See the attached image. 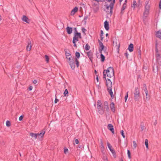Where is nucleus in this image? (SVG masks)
I'll return each instance as SVG.
<instances>
[{
	"label": "nucleus",
	"instance_id": "nucleus-14",
	"mask_svg": "<svg viewBox=\"0 0 161 161\" xmlns=\"http://www.w3.org/2000/svg\"><path fill=\"white\" fill-rule=\"evenodd\" d=\"M27 43L28 45L26 46V49L27 51H29L31 50V42L30 40L28 41Z\"/></svg>",
	"mask_w": 161,
	"mask_h": 161
},
{
	"label": "nucleus",
	"instance_id": "nucleus-36",
	"mask_svg": "<svg viewBox=\"0 0 161 161\" xmlns=\"http://www.w3.org/2000/svg\"><path fill=\"white\" fill-rule=\"evenodd\" d=\"M75 56L77 57V58H79L80 57V54L79 53L76 52L75 53Z\"/></svg>",
	"mask_w": 161,
	"mask_h": 161
},
{
	"label": "nucleus",
	"instance_id": "nucleus-19",
	"mask_svg": "<svg viewBox=\"0 0 161 161\" xmlns=\"http://www.w3.org/2000/svg\"><path fill=\"white\" fill-rule=\"evenodd\" d=\"M87 55L90 59L92 61V58L93 54L91 51L87 52Z\"/></svg>",
	"mask_w": 161,
	"mask_h": 161
},
{
	"label": "nucleus",
	"instance_id": "nucleus-12",
	"mask_svg": "<svg viewBox=\"0 0 161 161\" xmlns=\"http://www.w3.org/2000/svg\"><path fill=\"white\" fill-rule=\"evenodd\" d=\"M126 0H125V3L123 4L122 5V8L121 9V11L120 13L121 14H122L124 13V10L125 9L126 7Z\"/></svg>",
	"mask_w": 161,
	"mask_h": 161
},
{
	"label": "nucleus",
	"instance_id": "nucleus-61",
	"mask_svg": "<svg viewBox=\"0 0 161 161\" xmlns=\"http://www.w3.org/2000/svg\"><path fill=\"white\" fill-rule=\"evenodd\" d=\"M138 53H139L140 55H141V51L140 50H139L138 52Z\"/></svg>",
	"mask_w": 161,
	"mask_h": 161
},
{
	"label": "nucleus",
	"instance_id": "nucleus-20",
	"mask_svg": "<svg viewBox=\"0 0 161 161\" xmlns=\"http://www.w3.org/2000/svg\"><path fill=\"white\" fill-rule=\"evenodd\" d=\"M128 49L130 52H132L134 49L133 44L132 43H130Z\"/></svg>",
	"mask_w": 161,
	"mask_h": 161
},
{
	"label": "nucleus",
	"instance_id": "nucleus-49",
	"mask_svg": "<svg viewBox=\"0 0 161 161\" xmlns=\"http://www.w3.org/2000/svg\"><path fill=\"white\" fill-rule=\"evenodd\" d=\"M81 30H82V32L83 33H85V32L86 31V30L85 28H82Z\"/></svg>",
	"mask_w": 161,
	"mask_h": 161
},
{
	"label": "nucleus",
	"instance_id": "nucleus-18",
	"mask_svg": "<svg viewBox=\"0 0 161 161\" xmlns=\"http://www.w3.org/2000/svg\"><path fill=\"white\" fill-rule=\"evenodd\" d=\"M78 10V8L77 7H75L71 11V15H73L75 14V13Z\"/></svg>",
	"mask_w": 161,
	"mask_h": 161
},
{
	"label": "nucleus",
	"instance_id": "nucleus-3",
	"mask_svg": "<svg viewBox=\"0 0 161 161\" xmlns=\"http://www.w3.org/2000/svg\"><path fill=\"white\" fill-rule=\"evenodd\" d=\"M75 32L74 36L73 37V43L74 44V46L75 47H77V46L76 44V42L79 41L78 38H81V35L80 33L77 32L76 28H75Z\"/></svg>",
	"mask_w": 161,
	"mask_h": 161
},
{
	"label": "nucleus",
	"instance_id": "nucleus-15",
	"mask_svg": "<svg viewBox=\"0 0 161 161\" xmlns=\"http://www.w3.org/2000/svg\"><path fill=\"white\" fill-rule=\"evenodd\" d=\"M98 43L101 48V49H99V52L100 53H102V52L104 48V46L103 45V43L100 40H98Z\"/></svg>",
	"mask_w": 161,
	"mask_h": 161
},
{
	"label": "nucleus",
	"instance_id": "nucleus-35",
	"mask_svg": "<svg viewBox=\"0 0 161 161\" xmlns=\"http://www.w3.org/2000/svg\"><path fill=\"white\" fill-rule=\"evenodd\" d=\"M136 1H134L133 2V3L132 5H131V6L132 7L134 8H135L136 6Z\"/></svg>",
	"mask_w": 161,
	"mask_h": 161
},
{
	"label": "nucleus",
	"instance_id": "nucleus-48",
	"mask_svg": "<svg viewBox=\"0 0 161 161\" xmlns=\"http://www.w3.org/2000/svg\"><path fill=\"white\" fill-rule=\"evenodd\" d=\"M146 95V98H148L149 97V95H148V92L145 93Z\"/></svg>",
	"mask_w": 161,
	"mask_h": 161
},
{
	"label": "nucleus",
	"instance_id": "nucleus-34",
	"mask_svg": "<svg viewBox=\"0 0 161 161\" xmlns=\"http://www.w3.org/2000/svg\"><path fill=\"white\" fill-rule=\"evenodd\" d=\"M75 61L76 62V64L77 67H78L79 66V62L78 60V59L77 58H75Z\"/></svg>",
	"mask_w": 161,
	"mask_h": 161
},
{
	"label": "nucleus",
	"instance_id": "nucleus-37",
	"mask_svg": "<svg viewBox=\"0 0 161 161\" xmlns=\"http://www.w3.org/2000/svg\"><path fill=\"white\" fill-rule=\"evenodd\" d=\"M102 105V103H101V101L100 100H98L97 102V107H98V106H101Z\"/></svg>",
	"mask_w": 161,
	"mask_h": 161
},
{
	"label": "nucleus",
	"instance_id": "nucleus-5",
	"mask_svg": "<svg viewBox=\"0 0 161 161\" xmlns=\"http://www.w3.org/2000/svg\"><path fill=\"white\" fill-rule=\"evenodd\" d=\"M134 99L136 101H138L139 100V97L140 96V89L138 87H135L134 92Z\"/></svg>",
	"mask_w": 161,
	"mask_h": 161
},
{
	"label": "nucleus",
	"instance_id": "nucleus-2",
	"mask_svg": "<svg viewBox=\"0 0 161 161\" xmlns=\"http://www.w3.org/2000/svg\"><path fill=\"white\" fill-rule=\"evenodd\" d=\"M103 78L106 79V75L109 78L113 77L114 75V69L112 67H108L107 70H104L103 72Z\"/></svg>",
	"mask_w": 161,
	"mask_h": 161
},
{
	"label": "nucleus",
	"instance_id": "nucleus-41",
	"mask_svg": "<svg viewBox=\"0 0 161 161\" xmlns=\"http://www.w3.org/2000/svg\"><path fill=\"white\" fill-rule=\"evenodd\" d=\"M127 154L129 158H131L130 152L129 150H127Z\"/></svg>",
	"mask_w": 161,
	"mask_h": 161
},
{
	"label": "nucleus",
	"instance_id": "nucleus-62",
	"mask_svg": "<svg viewBox=\"0 0 161 161\" xmlns=\"http://www.w3.org/2000/svg\"><path fill=\"white\" fill-rule=\"evenodd\" d=\"M96 80H97V81L98 82V78L97 75V77H96Z\"/></svg>",
	"mask_w": 161,
	"mask_h": 161
},
{
	"label": "nucleus",
	"instance_id": "nucleus-32",
	"mask_svg": "<svg viewBox=\"0 0 161 161\" xmlns=\"http://www.w3.org/2000/svg\"><path fill=\"white\" fill-rule=\"evenodd\" d=\"M145 144L146 145V148L148 149V141L147 139H145Z\"/></svg>",
	"mask_w": 161,
	"mask_h": 161
},
{
	"label": "nucleus",
	"instance_id": "nucleus-21",
	"mask_svg": "<svg viewBox=\"0 0 161 161\" xmlns=\"http://www.w3.org/2000/svg\"><path fill=\"white\" fill-rule=\"evenodd\" d=\"M156 36L157 37L161 39V30L156 32Z\"/></svg>",
	"mask_w": 161,
	"mask_h": 161
},
{
	"label": "nucleus",
	"instance_id": "nucleus-59",
	"mask_svg": "<svg viewBox=\"0 0 161 161\" xmlns=\"http://www.w3.org/2000/svg\"><path fill=\"white\" fill-rule=\"evenodd\" d=\"M100 38H101V40L102 41L103 40V36H100Z\"/></svg>",
	"mask_w": 161,
	"mask_h": 161
},
{
	"label": "nucleus",
	"instance_id": "nucleus-42",
	"mask_svg": "<svg viewBox=\"0 0 161 161\" xmlns=\"http://www.w3.org/2000/svg\"><path fill=\"white\" fill-rule=\"evenodd\" d=\"M10 122L8 120H7L6 121V125L7 126H9L10 125Z\"/></svg>",
	"mask_w": 161,
	"mask_h": 161
},
{
	"label": "nucleus",
	"instance_id": "nucleus-45",
	"mask_svg": "<svg viewBox=\"0 0 161 161\" xmlns=\"http://www.w3.org/2000/svg\"><path fill=\"white\" fill-rule=\"evenodd\" d=\"M100 142H101V146L102 147H103V148L104 146H103V142L101 139V141H100Z\"/></svg>",
	"mask_w": 161,
	"mask_h": 161
},
{
	"label": "nucleus",
	"instance_id": "nucleus-7",
	"mask_svg": "<svg viewBox=\"0 0 161 161\" xmlns=\"http://www.w3.org/2000/svg\"><path fill=\"white\" fill-rule=\"evenodd\" d=\"M97 109L98 112L99 114H104L105 111L103 106H98V107H97Z\"/></svg>",
	"mask_w": 161,
	"mask_h": 161
},
{
	"label": "nucleus",
	"instance_id": "nucleus-53",
	"mask_svg": "<svg viewBox=\"0 0 161 161\" xmlns=\"http://www.w3.org/2000/svg\"><path fill=\"white\" fill-rule=\"evenodd\" d=\"M103 32L102 30L101 31V33L100 34V36H103Z\"/></svg>",
	"mask_w": 161,
	"mask_h": 161
},
{
	"label": "nucleus",
	"instance_id": "nucleus-50",
	"mask_svg": "<svg viewBox=\"0 0 161 161\" xmlns=\"http://www.w3.org/2000/svg\"><path fill=\"white\" fill-rule=\"evenodd\" d=\"M141 128L142 131H143L144 129V125H141Z\"/></svg>",
	"mask_w": 161,
	"mask_h": 161
},
{
	"label": "nucleus",
	"instance_id": "nucleus-57",
	"mask_svg": "<svg viewBox=\"0 0 161 161\" xmlns=\"http://www.w3.org/2000/svg\"><path fill=\"white\" fill-rule=\"evenodd\" d=\"M108 2H110V3H113V2L114 0H106Z\"/></svg>",
	"mask_w": 161,
	"mask_h": 161
},
{
	"label": "nucleus",
	"instance_id": "nucleus-24",
	"mask_svg": "<svg viewBox=\"0 0 161 161\" xmlns=\"http://www.w3.org/2000/svg\"><path fill=\"white\" fill-rule=\"evenodd\" d=\"M156 56L157 60L158 61H159V62H161V57L160 56L158 52L156 53Z\"/></svg>",
	"mask_w": 161,
	"mask_h": 161
},
{
	"label": "nucleus",
	"instance_id": "nucleus-10",
	"mask_svg": "<svg viewBox=\"0 0 161 161\" xmlns=\"http://www.w3.org/2000/svg\"><path fill=\"white\" fill-rule=\"evenodd\" d=\"M69 63L72 69L73 70L74 69L75 67V61L73 59L69 61Z\"/></svg>",
	"mask_w": 161,
	"mask_h": 161
},
{
	"label": "nucleus",
	"instance_id": "nucleus-55",
	"mask_svg": "<svg viewBox=\"0 0 161 161\" xmlns=\"http://www.w3.org/2000/svg\"><path fill=\"white\" fill-rule=\"evenodd\" d=\"M159 8L160 9H161V0H160L159 4Z\"/></svg>",
	"mask_w": 161,
	"mask_h": 161
},
{
	"label": "nucleus",
	"instance_id": "nucleus-63",
	"mask_svg": "<svg viewBox=\"0 0 161 161\" xmlns=\"http://www.w3.org/2000/svg\"><path fill=\"white\" fill-rule=\"evenodd\" d=\"M103 0H97V2H102Z\"/></svg>",
	"mask_w": 161,
	"mask_h": 161
},
{
	"label": "nucleus",
	"instance_id": "nucleus-4",
	"mask_svg": "<svg viewBox=\"0 0 161 161\" xmlns=\"http://www.w3.org/2000/svg\"><path fill=\"white\" fill-rule=\"evenodd\" d=\"M115 2V0H114L112 3H110L109 5L107 4L105 5L106 9L105 11L108 13L110 14V15H112L113 14V9Z\"/></svg>",
	"mask_w": 161,
	"mask_h": 161
},
{
	"label": "nucleus",
	"instance_id": "nucleus-30",
	"mask_svg": "<svg viewBox=\"0 0 161 161\" xmlns=\"http://www.w3.org/2000/svg\"><path fill=\"white\" fill-rule=\"evenodd\" d=\"M101 53V55H100V57H101V61L102 62H103L104 61V60H105V57L103 55V54H102V53Z\"/></svg>",
	"mask_w": 161,
	"mask_h": 161
},
{
	"label": "nucleus",
	"instance_id": "nucleus-52",
	"mask_svg": "<svg viewBox=\"0 0 161 161\" xmlns=\"http://www.w3.org/2000/svg\"><path fill=\"white\" fill-rule=\"evenodd\" d=\"M125 55L126 56V57L127 58H128V56H129V54H128V53H127V52H126V53H125Z\"/></svg>",
	"mask_w": 161,
	"mask_h": 161
},
{
	"label": "nucleus",
	"instance_id": "nucleus-58",
	"mask_svg": "<svg viewBox=\"0 0 161 161\" xmlns=\"http://www.w3.org/2000/svg\"><path fill=\"white\" fill-rule=\"evenodd\" d=\"M37 80H34L33 81V83L34 84H36L37 83Z\"/></svg>",
	"mask_w": 161,
	"mask_h": 161
},
{
	"label": "nucleus",
	"instance_id": "nucleus-40",
	"mask_svg": "<svg viewBox=\"0 0 161 161\" xmlns=\"http://www.w3.org/2000/svg\"><path fill=\"white\" fill-rule=\"evenodd\" d=\"M133 146L134 147V148H136V147L137 144L136 142L135 141H133Z\"/></svg>",
	"mask_w": 161,
	"mask_h": 161
},
{
	"label": "nucleus",
	"instance_id": "nucleus-44",
	"mask_svg": "<svg viewBox=\"0 0 161 161\" xmlns=\"http://www.w3.org/2000/svg\"><path fill=\"white\" fill-rule=\"evenodd\" d=\"M88 18V16H86L85 17H84V19H83V21H84L85 23H86V19Z\"/></svg>",
	"mask_w": 161,
	"mask_h": 161
},
{
	"label": "nucleus",
	"instance_id": "nucleus-8",
	"mask_svg": "<svg viewBox=\"0 0 161 161\" xmlns=\"http://www.w3.org/2000/svg\"><path fill=\"white\" fill-rule=\"evenodd\" d=\"M149 0H147L145 2L144 10L149 11L150 8V5L149 4Z\"/></svg>",
	"mask_w": 161,
	"mask_h": 161
},
{
	"label": "nucleus",
	"instance_id": "nucleus-23",
	"mask_svg": "<svg viewBox=\"0 0 161 161\" xmlns=\"http://www.w3.org/2000/svg\"><path fill=\"white\" fill-rule=\"evenodd\" d=\"M104 109H105L107 111H108L109 109L108 103L106 101L104 103Z\"/></svg>",
	"mask_w": 161,
	"mask_h": 161
},
{
	"label": "nucleus",
	"instance_id": "nucleus-33",
	"mask_svg": "<svg viewBox=\"0 0 161 161\" xmlns=\"http://www.w3.org/2000/svg\"><path fill=\"white\" fill-rule=\"evenodd\" d=\"M69 92L67 89H66L64 93V95L65 96H68Z\"/></svg>",
	"mask_w": 161,
	"mask_h": 161
},
{
	"label": "nucleus",
	"instance_id": "nucleus-54",
	"mask_svg": "<svg viewBox=\"0 0 161 161\" xmlns=\"http://www.w3.org/2000/svg\"><path fill=\"white\" fill-rule=\"evenodd\" d=\"M156 52L157 53L158 52V49L157 48V44H156Z\"/></svg>",
	"mask_w": 161,
	"mask_h": 161
},
{
	"label": "nucleus",
	"instance_id": "nucleus-27",
	"mask_svg": "<svg viewBox=\"0 0 161 161\" xmlns=\"http://www.w3.org/2000/svg\"><path fill=\"white\" fill-rule=\"evenodd\" d=\"M30 136L32 137H34L35 139L37 138V134L33 133H30Z\"/></svg>",
	"mask_w": 161,
	"mask_h": 161
},
{
	"label": "nucleus",
	"instance_id": "nucleus-56",
	"mask_svg": "<svg viewBox=\"0 0 161 161\" xmlns=\"http://www.w3.org/2000/svg\"><path fill=\"white\" fill-rule=\"evenodd\" d=\"M75 142L76 144H78L79 143V141L78 139H76L75 140Z\"/></svg>",
	"mask_w": 161,
	"mask_h": 161
},
{
	"label": "nucleus",
	"instance_id": "nucleus-43",
	"mask_svg": "<svg viewBox=\"0 0 161 161\" xmlns=\"http://www.w3.org/2000/svg\"><path fill=\"white\" fill-rule=\"evenodd\" d=\"M121 135H122L123 137L124 138H125V135H124V131L123 130H122L121 131Z\"/></svg>",
	"mask_w": 161,
	"mask_h": 161
},
{
	"label": "nucleus",
	"instance_id": "nucleus-9",
	"mask_svg": "<svg viewBox=\"0 0 161 161\" xmlns=\"http://www.w3.org/2000/svg\"><path fill=\"white\" fill-rule=\"evenodd\" d=\"M22 20L24 22L29 24L30 22V20L25 15H23L22 18Z\"/></svg>",
	"mask_w": 161,
	"mask_h": 161
},
{
	"label": "nucleus",
	"instance_id": "nucleus-38",
	"mask_svg": "<svg viewBox=\"0 0 161 161\" xmlns=\"http://www.w3.org/2000/svg\"><path fill=\"white\" fill-rule=\"evenodd\" d=\"M45 58L46 59V61L48 63L49 62V58L48 56L47 55H45Z\"/></svg>",
	"mask_w": 161,
	"mask_h": 161
},
{
	"label": "nucleus",
	"instance_id": "nucleus-51",
	"mask_svg": "<svg viewBox=\"0 0 161 161\" xmlns=\"http://www.w3.org/2000/svg\"><path fill=\"white\" fill-rule=\"evenodd\" d=\"M59 101V100L56 98L54 100V103H56L58 102Z\"/></svg>",
	"mask_w": 161,
	"mask_h": 161
},
{
	"label": "nucleus",
	"instance_id": "nucleus-47",
	"mask_svg": "<svg viewBox=\"0 0 161 161\" xmlns=\"http://www.w3.org/2000/svg\"><path fill=\"white\" fill-rule=\"evenodd\" d=\"M23 118V115L20 116L19 118V120L20 121H21L22 120V119Z\"/></svg>",
	"mask_w": 161,
	"mask_h": 161
},
{
	"label": "nucleus",
	"instance_id": "nucleus-17",
	"mask_svg": "<svg viewBox=\"0 0 161 161\" xmlns=\"http://www.w3.org/2000/svg\"><path fill=\"white\" fill-rule=\"evenodd\" d=\"M104 27L106 30L108 31L109 29V24L107 20H106L104 22Z\"/></svg>",
	"mask_w": 161,
	"mask_h": 161
},
{
	"label": "nucleus",
	"instance_id": "nucleus-13",
	"mask_svg": "<svg viewBox=\"0 0 161 161\" xmlns=\"http://www.w3.org/2000/svg\"><path fill=\"white\" fill-rule=\"evenodd\" d=\"M45 131L44 130H42L40 133L37 134L38 138H42L43 137L44 134H45Z\"/></svg>",
	"mask_w": 161,
	"mask_h": 161
},
{
	"label": "nucleus",
	"instance_id": "nucleus-31",
	"mask_svg": "<svg viewBox=\"0 0 161 161\" xmlns=\"http://www.w3.org/2000/svg\"><path fill=\"white\" fill-rule=\"evenodd\" d=\"M90 47L89 45L88 44H86V46H85V49L86 50L88 51L90 49Z\"/></svg>",
	"mask_w": 161,
	"mask_h": 161
},
{
	"label": "nucleus",
	"instance_id": "nucleus-28",
	"mask_svg": "<svg viewBox=\"0 0 161 161\" xmlns=\"http://www.w3.org/2000/svg\"><path fill=\"white\" fill-rule=\"evenodd\" d=\"M149 14V11L144 10L143 13V17H147Z\"/></svg>",
	"mask_w": 161,
	"mask_h": 161
},
{
	"label": "nucleus",
	"instance_id": "nucleus-60",
	"mask_svg": "<svg viewBox=\"0 0 161 161\" xmlns=\"http://www.w3.org/2000/svg\"><path fill=\"white\" fill-rule=\"evenodd\" d=\"M29 88V90L30 91H31V90H32V86H30Z\"/></svg>",
	"mask_w": 161,
	"mask_h": 161
},
{
	"label": "nucleus",
	"instance_id": "nucleus-6",
	"mask_svg": "<svg viewBox=\"0 0 161 161\" xmlns=\"http://www.w3.org/2000/svg\"><path fill=\"white\" fill-rule=\"evenodd\" d=\"M107 146L109 149V150L111 151V152L113 154V156L114 158H116V153L115 151V150L113 149L112 148V146L110 145V144L109 143V142H107Z\"/></svg>",
	"mask_w": 161,
	"mask_h": 161
},
{
	"label": "nucleus",
	"instance_id": "nucleus-11",
	"mask_svg": "<svg viewBox=\"0 0 161 161\" xmlns=\"http://www.w3.org/2000/svg\"><path fill=\"white\" fill-rule=\"evenodd\" d=\"M108 129L110 130L113 134H114V131L113 125L111 124L108 125Z\"/></svg>",
	"mask_w": 161,
	"mask_h": 161
},
{
	"label": "nucleus",
	"instance_id": "nucleus-29",
	"mask_svg": "<svg viewBox=\"0 0 161 161\" xmlns=\"http://www.w3.org/2000/svg\"><path fill=\"white\" fill-rule=\"evenodd\" d=\"M143 89L145 93L148 92L146 85L145 84H143Z\"/></svg>",
	"mask_w": 161,
	"mask_h": 161
},
{
	"label": "nucleus",
	"instance_id": "nucleus-26",
	"mask_svg": "<svg viewBox=\"0 0 161 161\" xmlns=\"http://www.w3.org/2000/svg\"><path fill=\"white\" fill-rule=\"evenodd\" d=\"M113 44L116 47H117L118 48H119L120 47L119 43L117 44V41H113Z\"/></svg>",
	"mask_w": 161,
	"mask_h": 161
},
{
	"label": "nucleus",
	"instance_id": "nucleus-64",
	"mask_svg": "<svg viewBox=\"0 0 161 161\" xmlns=\"http://www.w3.org/2000/svg\"><path fill=\"white\" fill-rule=\"evenodd\" d=\"M156 124H157V122H155V123H154V125H156Z\"/></svg>",
	"mask_w": 161,
	"mask_h": 161
},
{
	"label": "nucleus",
	"instance_id": "nucleus-1",
	"mask_svg": "<svg viewBox=\"0 0 161 161\" xmlns=\"http://www.w3.org/2000/svg\"><path fill=\"white\" fill-rule=\"evenodd\" d=\"M106 85L107 87V90L112 99L114 98V95L112 91V82L109 79H107L106 81Z\"/></svg>",
	"mask_w": 161,
	"mask_h": 161
},
{
	"label": "nucleus",
	"instance_id": "nucleus-46",
	"mask_svg": "<svg viewBox=\"0 0 161 161\" xmlns=\"http://www.w3.org/2000/svg\"><path fill=\"white\" fill-rule=\"evenodd\" d=\"M68 151V149L67 148H64V153L66 154Z\"/></svg>",
	"mask_w": 161,
	"mask_h": 161
},
{
	"label": "nucleus",
	"instance_id": "nucleus-22",
	"mask_svg": "<svg viewBox=\"0 0 161 161\" xmlns=\"http://www.w3.org/2000/svg\"><path fill=\"white\" fill-rule=\"evenodd\" d=\"M66 30L68 34H70L72 33V29L71 27L67 26L66 28Z\"/></svg>",
	"mask_w": 161,
	"mask_h": 161
},
{
	"label": "nucleus",
	"instance_id": "nucleus-16",
	"mask_svg": "<svg viewBox=\"0 0 161 161\" xmlns=\"http://www.w3.org/2000/svg\"><path fill=\"white\" fill-rule=\"evenodd\" d=\"M64 51L65 52V55L66 57V58L68 59L69 61L71 60V56L70 54V53H69L67 52L66 51L65 49L64 50Z\"/></svg>",
	"mask_w": 161,
	"mask_h": 161
},
{
	"label": "nucleus",
	"instance_id": "nucleus-39",
	"mask_svg": "<svg viewBox=\"0 0 161 161\" xmlns=\"http://www.w3.org/2000/svg\"><path fill=\"white\" fill-rule=\"evenodd\" d=\"M128 92L126 94V95L125 96V101L126 102L128 96Z\"/></svg>",
	"mask_w": 161,
	"mask_h": 161
},
{
	"label": "nucleus",
	"instance_id": "nucleus-25",
	"mask_svg": "<svg viewBox=\"0 0 161 161\" xmlns=\"http://www.w3.org/2000/svg\"><path fill=\"white\" fill-rule=\"evenodd\" d=\"M110 108L113 112H114L115 111L114 104L113 102L111 103L110 104Z\"/></svg>",
	"mask_w": 161,
	"mask_h": 161
}]
</instances>
